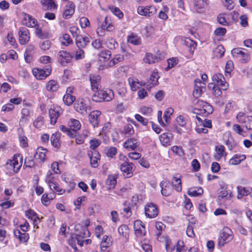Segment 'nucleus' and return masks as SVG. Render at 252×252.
I'll list each match as a JSON object with an SVG mask.
<instances>
[{"instance_id":"obj_3","label":"nucleus","mask_w":252,"mask_h":252,"mask_svg":"<svg viewBox=\"0 0 252 252\" xmlns=\"http://www.w3.org/2000/svg\"><path fill=\"white\" fill-rule=\"evenodd\" d=\"M119 159L123 161L120 164L119 169L122 173L123 176L126 178L131 177L135 170V165L132 162H129L127 158L122 154L119 155Z\"/></svg>"},{"instance_id":"obj_10","label":"nucleus","mask_w":252,"mask_h":252,"mask_svg":"<svg viewBox=\"0 0 252 252\" xmlns=\"http://www.w3.org/2000/svg\"><path fill=\"white\" fill-rule=\"evenodd\" d=\"M159 212L158 206L153 202H148L144 206V214L147 218L155 219L158 216Z\"/></svg>"},{"instance_id":"obj_8","label":"nucleus","mask_w":252,"mask_h":252,"mask_svg":"<svg viewBox=\"0 0 252 252\" xmlns=\"http://www.w3.org/2000/svg\"><path fill=\"white\" fill-rule=\"evenodd\" d=\"M74 58V56L66 50H60L58 52L56 59L57 62L61 65L65 66L70 63Z\"/></svg>"},{"instance_id":"obj_52","label":"nucleus","mask_w":252,"mask_h":252,"mask_svg":"<svg viewBox=\"0 0 252 252\" xmlns=\"http://www.w3.org/2000/svg\"><path fill=\"white\" fill-rule=\"evenodd\" d=\"M48 186L50 189L53 192V193H56L58 195H63L65 192V189L61 188L57 182L53 183Z\"/></svg>"},{"instance_id":"obj_60","label":"nucleus","mask_w":252,"mask_h":252,"mask_svg":"<svg viewBox=\"0 0 252 252\" xmlns=\"http://www.w3.org/2000/svg\"><path fill=\"white\" fill-rule=\"evenodd\" d=\"M127 42L134 45H140L141 42L140 38L133 33L127 36Z\"/></svg>"},{"instance_id":"obj_11","label":"nucleus","mask_w":252,"mask_h":252,"mask_svg":"<svg viewBox=\"0 0 252 252\" xmlns=\"http://www.w3.org/2000/svg\"><path fill=\"white\" fill-rule=\"evenodd\" d=\"M52 68L51 65H48L45 68L42 69L35 67L32 69V73L38 80H44L50 76L52 73Z\"/></svg>"},{"instance_id":"obj_1","label":"nucleus","mask_w":252,"mask_h":252,"mask_svg":"<svg viewBox=\"0 0 252 252\" xmlns=\"http://www.w3.org/2000/svg\"><path fill=\"white\" fill-rule=\"evenodd\" d=\"M90 233L87 226H82L81 231L76 234L75 237L71 235L68 240L67 243L74 250L75 252H78V250L76 245V241L78 244L80 246H83L84 241L83 239L86 237H90Z\"/></svg>"},{"instance_id":"obj_7","label":"nucleus","mask_w":252,"mask_h":252,"mask_svg":"<svg viewBox=\"0 0 252 252\" xmlns=\"http://www.w3.org/2000/svg\"><path fill=\"white\" fill-rule=\"evenodd\" d=\"M234 238L233 232L228 227H224L220 231L218 237V245L223 247L230 242Z\"/></svg>"},{"instance_id":"obj_12","label":"nucleus","mask_w":252,"mask_h":252,"mask_svg":"<svg viewBox=\"0 0 252 252\" xmlns=\"http://www.w3.org/2000/svg\"><path fill=\"white\" fill-rule=\"evenodd\" d=\"M236 118L237 122L242 124L248 130H252V116H246L245 112H239Z\"/></svg>"},{"instance_id":"obj_14","label":"nucleus","mask_w":252,"mask_h":252,"mask_svg":"<svg viewBox=\"0 0 252 252\" xmlns=\"http://www.w3.org/2000/svg\"><path fill=\"white\" fill-rule=\"evenodd\" d=\"M89 80L91 90L95 93L101 88V77L99 74H91L89 75Z\"/></svg>"},{"instance_id":"obj_40","label":"nucleus","mask_w":252,"mask_h":252,"mask_svg":"<svg viewBox=\"0 0 252 252\" xmlns=\"http://www.w3.org/2000/svg\"><path fill=\"white\" fill-rule=\"evenodd\" d=\"M35 34L37 37L41 39L50 38L52 36V34L49 32L42 31L41 28H39L38 25L35 27Z\"/></svg>"},{"instance_id":"obj_35","label":"nucleus","mask_w":252,"mask_h":252,"mask_svg":"<svg viewBox=\"0 0 252 252\" xmlns=\"http://www.w3.org/2000/svg\"><path fill=\"white\" fill-rule=\"evenodd\" d=\"M61 133L59 132H56L51 135L50 141L51 145L57 150L60 149L61 146Z\"/></svg>"},{"instance_id":"obj_31","label":"nucleus","mask_w":252,"mask_h":252,"mask_svg":"<svg viewBox=\"0 0 252 252\" xmlns=\"http://www.w3.org/2000/svg\"><path fill=\"white\" fill-rule=\"evenodd\" d=\"M13 234L15 237L19 240L20 243L27 244L30 239L29 233H22L18 229H14L13 230Z\"/></svg>"},{"instance_id":"obj_29","label":"nucleus","mask_w":252,"mask_h":252,"mask_svg":"<svg viewBox=\"0 0 252 252\" xmlns=\"http://www.w3.org/2000/svg\"><path fill=\"white\" fill-rule=\"evenodd\" d=\"M101 28L103 30L109 32H113L115 30V26L114 23L110 17L106 16L105 17L104 21L101 24Z\"/></svg>"},{"instance_id":"obj_43","label":"nucleus","mask_w":252,"mask_h":252,"mask_svg":"<svg viewBox=\"0 0 252 252\" xmlns=\"http://www.w3.org/2000/svg\"><path fill=\"white\" fill-rule=\"evenodd\" d=\"M41 4L45 10H52L57 8L54 0H41Z\"/></svg>"},{"instance_id":"obj_64","label":"nucleus","mask_w":252,"mask_h":252,"mask_svg":"<svg viewBox=\"0 0 252 252\" xmlns=\"http://www.w3.org/2000/svg\"><path fill=\"white\" fill-rule=\"evenodd\" d=\"M225 51L223 45H219L214 50V54L216 57L221 58L224 56Z\"/></svg>"},{"instance_id":"obj_56","label":"nucleus","mask_w":252,"mask_h":252,"mask_svg":"<svg viewBox=\"0 0 252 252\" xmlns=\"http://www.w3.org/2000/svg\"><path fill=\"white\" fill-rule=\"evenodd\" d=\"M203 193V189L201 187H192L188 190V194L190 196H197Z\"/></svg>"},{"instance_id":"obj_62","label":"nucleus","mask_w":252,"mask_h":252,"mask_svg":"<svg viewBox=\"0 0 252 252\" xmlns=\"http://www.w3.org/2000/svg\"><path fill=\"white\" fill-rule=\"evenodd\" d=\"M63 100L65 105L71 106L75 101L76 97L73 95L64 94Z\"/></svg>"},{"instance_id":"obj_27","label":"nucleus","mask_w":252,"mask_h":252,"mask_svg":"<svg viewBox=\"0 0 252 252\" xmlns=\"http://www.w3.org/2000/svg\"><path fill=\"white\" fill-rule=\"evenodd\" d=\"M182 176L181 174L176 173L173 175L171 180L172 187L178 192L182 190Z\"/></svg>"},{"instance_id":"obj_21","label":"nucleus","mask_w":252,"mask_h":252,"mask_svg":"<svg viewBox=\"0 0 252 252\" xmlns=\"http://www.w3.org/2000/svg\"><path fill=\"white\" fill-rule=\"evenodd\" d=\"M162 60L160 51H158L156 55H153L151 53H146L143 59L145 63L148 64L155 63H158Z\"/></svg>"},{"instance_id":"obj_46","label":"nucleus","mask_w":252,"mask_h":252,"mask_svg":"<svg viewBox=\"0 0 252 252\" xmlns=\"http://www.w3.org/2000/svg\"><path fill=\"white\" fill-rule=\"evenodd\" d=\"M55 197L56 195L52 192L44 193L41 197V202L44 206H48Z\"/></svg>"},{"instance_id":"obj_15","label":"nucleus","mask_w":252,"mask_h":252,"mask_svg":"<svg viewBox=\"0 0 252 252\" xmlns=\"http://www.w3.org/2000/svg\"><path fill=\"white\" fill-rule=\"evenodd\" d=\"M137 11L138 14L141 16L150 17L156 13L157 9L154 5L139 6Z\"/></svg>"},{"instance_id":"obj_2","label":"nucleus","mask_w":252,"mask_h":252,"mask_svg":"<svg viewBox=\"0 0 252 252\" xmlns=\"http://www.w3.org/2000/svg\"><path fill=\"white\" fill-rule=\"evenodd\" d=\"M114 98L113 91L108 88L99 89L94 93L92 96V100L96 102H109Z\"/></svg>"},{"instance_id":"obj_53","label":"nucleus","mask_w":252,"mask_h":252,"mask_svg":"<svg viewBox=\"0 0 252 252\" xmlns=\"http://www.w3.org/2000/svg\"><path fill=\"white\" fill-rule=\"evenodd\" d=\"M123 214L124 216L126 218H130L132 214L130 204L125 201L123 204Z\"/></svg>"},{"instance_id":"obj_32","label":"nucleus","mask_w":252,"mask_h":252,"mask_svg":"<svg viewBox=\"0 0 252 252\" xmlns=\"http://www.w3.org/2000/svg\"><path fill=\"white\" fill-rule=\"evenodd\" d=\"M188 217V220L189 221V222L186 230V234L188 237L193 238L195 236V234L193 230V226L195 223L196 220L191 215H189Z\"/></svg>"},{"instance_id":"obj_33","label":"nucleus","mask_w":252,"mask_h":252,"mask_svg":"<svg viewBox=\"0 0 252 252\" xmlns=\"http://www.w3.org/2000/svg\"><path fill=\"white\" fill-rule=\"evenodd\" d=\"M208 5V0H193V7L197 12H203Z\"/></svg>"},{"instance_id":"obj_44","label":"nucleus","mask_w":252,"mask_h":252,"mask_svg":"<svg viewBox=\"0 0 252 252\" xmlns=\"http://www.w3.org/2000/svg\"><path fill=\"white\" fill-rule=\"evenodd\" d=\"M45 88L48 92L54 93L59 88V84L55 80H50L46 83Z\"/></svg>"},{"instance_id":"obj_13","label":"nucleus","mask_w":252,"mask_h":252,"mask_svg":"<svg viewBox=\"0 0 252 252\" xmlns=\"http://www.w3.org/2000/svg\"><path fill=\"white\" fill-rule=\"evenodd\" d=\"M212 81L214 82V84L219 86L223 91L227 90L229 88V84L227 83L223 76V75L220 73H216L212 76Z\"/></svg>"},{"instance_id":"obj_23","label":"nucleus","mask_w":252,"mask_h":252,"mask_svg":"<svg viewBox=\"0 0 252 252\" xmlns=\"http://www.w3.org/2000/svg\"><path fill=\"white\" fill-rule=\"evenodd\" d=\"M76 6L73 2L69 1L64 6L63 13V17L65 19L70 18L74 14Z\"/></svg>"},{"instance_id":"obj_51","label":"nucleus","mask_w":252,"mask_h":252,"mask_svg":"<svg viewBox=\"0 0 252 252\" xmlns=\"http://www.w3.org/2000/svg\"><path fill=\"white\" fill-rule=\"evenodd\" d=\"M246 156L244 154H235L230 159L229 163L232 165L239 164L242 161L245 160Z\"/></svg>"},{"instance_id":"obj_36","label":"nucleus","mask_w":252,"mask_h":252,"mask_svg":"<svg viewBox=\"0 0 252 252\" xmlns=\"http://www.w3.org/2000/svg\"><path fill=\"white\" fill-rule=\"evenodd\" d=\"M48 150L43 147H38L36 149L34 157L40 162H44L46 159V154Z\"/></svg>"},{"instance_id":"obj_9","label":"nucleus","mask_w":252,"mask_h":252,"mask_svg":"<svg viewBox=\"0 0 252 252\" xmlns=\"http://www.w3.org/2000/svg\"><path fill=\"white\" fill-rule=\"evenodd\" d=\"M63 109L59 105L53 104L49 110L50 123L54 125L57 122L59 117L63 114Z\"/></svg>"},{"instance_id":"obj_42","label":"nucleus","mask_w":252,"mask_h":252,"mask_svg":"<svg viewBox=\"0 0 252 252\" xmlns=\"http://www.w3.org/2000/svg\"><path fill=\"white\" fill-rule=\"evenodd\" d=\"M167 181H162L159 183L161 188V193L163 196H168L171 193V189Z\"/></svg>"},{"instance_id":"obj_39","label":"nucleus","mask_w":252,"mask_h":252,"mask_svg":"<svg viewBox=\"0 0 252 252\" xmlns=\"http://www.w3.org/2000/svg\"><path fill=\"white\" fill-rule=\"evenodd\" d=\"M112 243L113 241L111 237L104 235L100 245V251L101 252L106 251L108 248L112 246Z\"/></svg>"},{"instance_id":"obj_58","label":"nucleus","mask_w":252,"mask_h":252,"mask_svg":"<svg viewBox=\"0 0 252 252\" xmlns=\"http://www.w3.org/2000/svg\"><path fill=\"white\" fill-rule=\"evenodd\" d=\"M159 140L164 146L170 145L171 137L168 133L164 132L161 134L159 136Z\"/></svg>"},{"instance_id":"obj_28","label":"nucleus","mask_w":252,"mask_h":252,"mask_svg":"<svg viewBox=\"0 0 252 252\" xmlns=\"http://www.w3.org/2000/svg\"><path fill=\"white\" fill-rule=\"evenodd\" d=\"M23 19L22 23L23 25L30 28L36 27L38 24L37 20L35 18L26 13H23Z\"/></svg>"},{"instance_id":"obj_4","label":"nucleus","mask_w":252,"mask_h":252,"mask_svg":"<svg viewBox=\"0 0 252 252\" xmlns=\"http://www.w3.org/2000/svg\"><path fill=\"white\" fill-rule=\"evenodd\" d=\"M196 107L193 110V113L204 117L208 116L213 113L214 109L209 103L202 100H198L195 104Z\"/></svg>"},{"instance_id":"obj_17","label":"nucleus","mask_w":252,"mask_h":252,"mask_svg":"<svg viewBox=\"0 0 252 252\" xmlns=\"http://www.w3.org/2000/svg\"><path fill=\"white\" fill-rule=\"evenodd\" d=\"M75 110L83 116L88 114V110L90 109L89 106L86 104L83 99H78L74 104Z\"/></svg>"},{"instance_id":"obj_41","label":"nucleus","mask_w":252,"mask_h":252,"mask_svg":"<svg viewBox=\"0 0 252 252\" xmlns=\"http://www.w3.org/2000/svg\"><path fill=\"white\" fill-rule=\"evenodd\" d=\"M183 44L186 46L187 49L191 54L193 53L197 46L196 42L189 38H186L184 40Z\"/></svg>"},{"instance_id":"obj_24","label":"nucleus","mask_w":252,"mask_h":252,"mask_svg":"<svg viewBox=\"0 0 252 252\" xmlns=\"http://www.w3.org/2000/svg\"><path fill=\"white\" fill-rule=\"evenodd\" d=\"M19 43L21 45L27 44L30 39L29 31L25 27H20L19 30Z\"/></svg>"},{"instance_id":"obj_57","label":"nucleus","mask_w":252,"mask_h":252,"mask_svg":"<svg viewBox=\"0 0 252 252\" xmlns=\"http://www.w3.org/2000/svg\"><path fill=\"white\" fill-rule=\"evenodd\" d=\"M55 173H52L51 170H48L46 174L45 182L49 186L56 182L57 178L55 176Z\"/></svg>"},{"instance_id":"obj_20","label":"nucleus","mask_w":252,"mask_h":252,"mask_svg":"<svg viewBox=\"0 0 252 252\" xmlns=\"http://www.w3.org/2000/svg\"><path fill=\"white\" fill-rule=\"evenodd\" d=\"M88 156L89 157L90 164L92 167L97 168L100 163V155L97 151H89Z\"/></svg>"},{"instance_id":"obj_19","label":"nucleus","mask_w":252,"mask_h":252,"mask_svg":"<svg viewBox=\"0 0 252 252\" xmlns=\"http://www.w3.org/2000/svg\"><path fill=\"white\" fill-rule=\"evenodd\" d=\"M134 229L137 237L142 238L146 234L145 226L141 220H137L134 221Z\"/></svg>"},{"instance_id":"obj_50","label":"nucleus","mask_w":252,"mask_h":252,"mask_svg":"<svg viewBox=\"0 0 252 252\" xmlns=\"http://www.w3.org/2000/svg\"><path fill=\"white\" fill-rule=\"evenodd\" d=\"M99 60L98 62H107L111 57V52L106 49L101 50L98 55Z\"/></svg>"},{"instance_id":"obj_26","label":"nucleus","mask_w":252,"mask_h":252,"mask_svg":"<svg viewBox=\"0 0 252 252\" xmlns=\"http://www.w3.org/2000/svg\"><path fill=\"white\" fill-rule=\"evenodd\" d=\"M140 143L138 139L135 137H130L124 143V147L128 151H134L139 146Z\"/></svg>"},{"instance_id":"obj_61","label":"nucleus","mask_w":252,"mask_h":252,"mask_svg":"<svg viewBox=\"0 0 252 252\" xmlns=\"http://www.w3.org/2000/svg\"><path fill=\"white\" fill-rule=\"evenodd\" d=\"M118 233L120 235L127 238L129 235V228L127 225L122 224L120 225L118 228Z\"/></svg>"},{"instance_id":"obj_45","label":"nucleus","mask_w":252,"mask_h":252,"mask_svg":"<svg viewBox=\"0 0 252 252\" xmlns=\"http://www.w3.org/2000/svg\"><path fill=\"white\" fill-rule=\"evenodd\" d=\"M89 132L87 130H83L81 133H77L75 142L76 144L81 145L84 143L85 139L88 136Z\"/></svg>"},{"instance_id":"obj_63","label":"nucleus","mask_w":252,"mask_h":252,"mask_svg":"<svg viewBox=\"0 0 252 252\" xmlns=\"http://www.w3.org/2000/svg\"><path fill=\"white\" fill-rule=\"evenodd\" d=\"M108 8L119 19H122L123 17L124 14L119 8L114 6H109Z\"/></svg>"},{"instance_id":"obj_59","label":"nucleus","mask_w":252,"mask_h":252,"mask_svg":"<svg viewBox=\"0 0 252 252\" xmlns=\"http://www.w3.org/2000/svg\"><path fill=\"white\" fill-rule=\"evenodd\" d=\"M188 121V116L186 115H179L176 119L177 124L182 127H185Z\"/></svg>"},{"instance_id":"obj_37","label":"nucleus","mask_w":252,"mask_h":252,"mask_svg":"<svg viewBox=\"0 0 252 252\" xmlns=\"http://www.w3.org/2000/svg\"><path fill=\"white\" fill-rule=\"evenodd\" d=\"M237 198L238 199H241L244 197L248 196L252 192V188L251 187L246 188L241 186H238L237 187Z\"/></svg>"},{"instance_id":"obj_22","label":"nucleus","mask_w":252,"mask_h":252,"mask_svg":"<svg viewBox=\"0 0 252 252\" xmlns=\"http://www.w3.org/2000/svg\"><path fill=\"white\" fill-rule=\"evenodd\" d=\"M124 60V57L122 55L118 54L114 56L107 64H100L98 66L99 70H104L106 68L112 67L115 65L118 64L119 63L123 61Z\"/></svg>"},{"instance_id":"obj_48","label":"nucleus","mask_w":252,"mask_h":252,"mask_svg":"<svg viewBox=\"0 0 252 252\" xmlns=\"http://www.w3.org/2000/svg\"><path fill=\"white\" fill-rule=\"evenodd\" d=\"M25 216L29 220L33 221V224L35 226L37 220H40V219L37 214L33 210L30 209L25 211Z\"/></svg>"},{"instance_id":"obj_49","label":"nucleus","mask_w":252,"mask_h":252,"mask_svg":"<svg viewBox=\"0 0 252 252\" xmlns=\"http://www.w3.org/2000/svg\"><path fill=\"white\" fill-rule=\"evenodd\" d=\"M104 44L105 47L110 50H114L118 47V44L116 40L112 37H108L104 41Z\"/></svg>"},{"instance_id":"obj_5","label":"nucleus","mask_w":252,"mask_h":252,"mask_svg":"<svg viewBox=\"0 0 252 252\" xmlns=\"http://www.w3.org/2000/svg\"><path fill=\"white\" fill-rule=\"evenodd\" d=\"M232 57L242 63H246L251 60L249 51L243 48H235L231 51Z\"/></svg>"},{"instance_id":"obj_47","label":"nucleus","mask_w":252,"mask_h":252,"mask_svg":"<svg viewBox=\"0 0 252 252\" xmlns=\"http://www.w3.org/2000/svg\"><path fill=\"white\" fill-rule=\"evenodd\" d=\"M185 244L182 240H179L171 247L167 252H183L185 251Z\"/></svg>"},{"instance_id":"obj_55","label":"nucleus","mask_w":252,"mask_h":252,"mask_svg":"<svg viewBox=\"0 0 252 252\" xmlns=\"http://www.w3.org/2000/svg\"><path fill=\"white\" fill-rule=\"evenodd\" d=\"M60 41L61 44L65 46H68L73 43V40L68 33H64L60 37Z\"/></svg>"},{"instance_id":"obj_54","label":"nucleus","mask_w":252,"mask_h":252,"mask_svg":"<svg viewBox=\"0 0 252 252\" xmlns=\"http://www.w3.org/2000/svg\"><path fill=\"white\" fill-rule=\"evenodd\" d=\"M67 125L70 129L74 131L79 130L81 126L80 122L75 119L71 118L69 120L67 123Z\"/></svg>"},{"instance_id":"obj_34","label":"nucleus","mask_w":252,"mask_h":252,"mask_svg":"<svg viewBox=\"0 0 252 252\" xmlns=\"http://www.w3.org/2000/svg\"><path fill=\"white\" fill-rule=\"evenodd\" d=\"M128 83L132 91H136L140 88L141 87L145 86V84L142 81L134 77H129Z\"/></svg>"},{"instance_id":"obj_30","label":"nucleus","mask_w":252,"mask_h":252,"mask_svg":"<svg viewBox=\"0 0 252 252\" xmlns=\"http://www.w3.org/2000/svg\"><path fill=\"white\" fill-rule=\"evenodd\" d=\"M226 156L225 148L223 145L218 144L216 146L214 156L217 160L220 161L223 157H225Z\"/></svg>"},{"instance_id":"obj_18","label":"nucleus","mask_w":252,"mask_h":252,"mask_svg":"<svg viewBox=\"0 0 252 252\" xmlns=\"http://www.w3.org/2000/svg\"><path fill=\"white\" fill-rule=\"evenodd\" d=\"M206 89V84L199 79L194 80V87L192 95L195 98L200 97Z\"/></svg>"},{"instance_id":"obj_16","label":"nucleus","mask_w":252,"mask_h":252,"mask_svg":"<svg viewBox=\"0 0 252 252\" xmlns=\"http://www.w3.org/2000/svg\"><path fill=\"white\" fill-rule=\"evenodd\" d=\"M127 121L131 124H125L122 128L120 130V132L122 134L125 135L126 137H130L134 134L135 130L131 124L135 126H137L136 123L133 120L128 118Z\"/></svg>"},{"instance_id":"obj_25","label":"nucleus","mask_w":252,"mask_h":252,"mask_svg":"<svg viewBox=\"0 0 252 252\" xmlns=\"http://www.w3.org/2000/svg\"><path fill=\"white\" fill-rule=\"evenodd\" d=\"M101 112L99 110L92 111L88 116L89 121L92 126L95 128L97 127L99 124V117Z\"/></svg>"},{"instance_id":"obj_6","label":"nucleus","mask_w":252,"mask_h":252,"mask_svg":"<svg viewBox=\"0 0 252 252\" xmlns=\"http://www.w3.org/2000/svg\"><path fill=\"white\" fill-rule=\"evenodd\" d=\"M23 164V157L20 154H15L10 159H7L5 167L12 171L14 173H17Z\"/></svg>"},{"instance_id":"obj_38","label":"nucleus","mask_w":252,"mask_h":252,"mask_svg":"<svg viewBox=\"0 0 252 252\" xmlns=\"http://www.w3.org/2000/svg\"><path fill=\"white\" fill-rule=\"evenodd\" d=\"M90 42V38L81 35L75 38V42L78 48H85Z\"/></svg>"}]
</instances>
